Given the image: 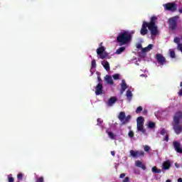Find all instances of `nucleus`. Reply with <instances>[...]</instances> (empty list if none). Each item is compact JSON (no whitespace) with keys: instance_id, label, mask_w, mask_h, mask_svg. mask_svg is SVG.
Masks as SVG:
<instances>
[{"instance_id":"nucleus-1","label":"nucleus","mask_w":182,"mask_h":182,"mask_svg":"<svg viewBox=\"0 0 182 182\" xmlns=\"http://www.w3.org/2000/svg\"><path fill=\"white\" fill-rule=\"evenodd\" d=\"M157 22V16H153L150 18V22L144 21L142 23V27L140 31L141 35L144 36V35H147L149 31L151 32V35L152 36H156L157 33H159V28L157 26H156V23ZM147 28L149 30H147Z\"/></svg>"},{"instance_id":"nucleus-2","label":"nucleus","mask_w":182,"mask_h":182,"mask_svg":"<svg viewBox=\"0 0 182 182\" xmlns=\"http://www.w3.org/2000/svg\"><path fill=\"white\" fill-rule=\"evenodd\" d=\"M133 33H134V32H129L125 30L120 32L117 37V43L119 44V46L129 45V43L132 42V39H133Z\"/></svg>"},{"instance_id":"nucleus-3","label":"nucleus","mask_w":182,"mask_h":182,"mask_svg":"<svg viewBox=\"0 0 182 182\" xmlns=\"http://www.w3.org/2000/svg\"><path fill=\"white\" fill-rule=\"evenodd\" d=\"M182 119V112H178L173 117V130L176 134H180L182 132V124H180V120Z\"/></svg>"},{"instance_id":"nucleus-4","label":"nucleus","mask_w":182,"mask_h":182,"mask_svg":"<svg viewBox=\"0 0 182 182\" xmlns=\"http://www.w3.org/2000/svg\"><path fill=\"white\" fill-rule=\"evenodd\" d=\"M177 21H178V16L169 18L167 21L168 29H171V31H176V29H177Z\"/></svg>"},{"instance_id":"nucleus-5","label":"nucleus","mask_w":182,"mask_h":182,"mask_svg":"<svg viewBox=\"0 0 182 182\" xmlns=\"http://www.w3.org/2000/svg\"><path fill=\"white\" fill-rule=\"evenodd\" d=\"M118 119L122 122V124H126V123H129V122H130L132 115H127L126 117V113L124 112H120L118 115Z\"/></svg>"},{"instance_id":"nucleus-6","label":"nucleus","mask_w":182,"mask_h":182,"mask_svg":"<svg viewBox=\"0 0 182 182\" xmlns=\"http://www.w3.org/2000/svg\"><path fill=\"white\" fill-rule=\"evenodd\" d=\"M165 11H169L170 12H176L177 11V4L174 2H169L163 4Z\"/></svg>"},{"instance_id":"nucleus-7","label":"nucleus","mask_w":182,"mask_h":182,"mask_svg":"<svg viewBox=\"0 0 182 182\" xmlns=\"http://www.w3.org/2000/svg\"><path fill=\"white\" fill-rule=\"evenodd\" d=\"M106 50V48L105 46H101L97 49V54L100 56V59H105L107 58V53L105 52Z\"/></svg>"},{"instance_id":"nucleus-8","label":"nucleus","mask_w":182,"mask_h":182,"mask_svg":"<svg viewBox=\"0 0 182 182\" xmlns=\"http://www.w3.org/2000/svg\"><path fill=\"white\" fill-rule=\"evenodd\" d=\"M130 154L132 157L136 159L137 157H143L144 156V151L131 150Z\"/></svg>"},{"instance_id":"nucleus-9","label":"nucleus","mask_w":182,"mask_h":182,"mask_svg":"<svg viewBox=\"0 0 182 182\" xmlns=\"http://www.w3.org/2000/svg\"><path fill=\"white\" fill-rule=\"evenodd\" d=\"M173 147L175 149V151L176 153H179L180 154H182V148H181V144H180V142L177 141H174L173 142Z\"/></svg>"},{"instance_id":"nucleus-10","label":"nucleus","mask_w":182,"mask_h":182,"mask_svg":"<svg viewBox=\"0 0 182 182\" xmlns=\"http://www.w3.org/2000/svg\"><path fill=\"white\" fill-rule=\"evenodd\" d=\"M156 60L159 65L163 66L164 65V63L166 62V58L163 56V55L160 53L156 54Z\"/></svg>"},{"instance_id":"nucleus-11","label":"nucleus","mask_w":182,"mask_h":182,"mask_svg":"<svg viewBox=\"0 0 182 182\" xmlns=\"http://www.w3.org/2000/svg\"><path fill=\"white\" fill-rule=\"evenodd\" d=\"M103 93V85L102 83H98L95 87V95L99 96Z\"/></svg>"},{"instance_id":"nucleus-12","label":"nucleus","mask_w":182,"mask_h":182,"mask_svg":"<svg viewBox=\"0 0 182 182\" xmlns=\"http://www.w3.org/2000/svg\"><path fill=\"white\" fill-rule=\"evenodd\" d=\"M171 167V162L170 161V160L164 161L162 164L163 170H169Z\"/></svg>"},{"instance_id":"nucleus-13","label":"nucleus","mask_w":182,"mask_h":182,"mask_svg":"<svg viewBox=\"0 0 182 182\" xmlns=\"http://www.w3.org/2000/svg\"><path fill=\"white\" fill-rule=\"evenodd\" d=\"M127 84L124 80H122L121 83V95H123V92L127 89Z\"/></svg>"},{"instance_id":"nucleus-14","label":"nucleus","mask_w":182,"mask_h":182,"mask_svg":"<svg viewBox=\"0 0 182 182\" xmlns=\"http://www.w3.org/2000/svg\"><path fill=\"white\" fill-rule=\"evenodd\" d=\"M138 132H141L143 134H146V129H144V124H137Z\"/></svg>"},{"instance_id":"nucleus-15","label":"nucleus","mask_w":182,"mask_h":182,"mask_svg":"<svg viewBox=\"0 0 182 182\" xmlns=\"http://www.w3.org/2000/svg\"><path fill=\"white\" fill-rule=\"evenodd\" d=\"M102 65L105 70H107V72H109V70H110V64L109 63V62L104 60L102 62Z\"/></svg>"},{"instance_id":"nucleus-16","label":"nucleus","mask_w":182,"mask_h":182,"mask_svg":"<svg viewBox=\"0 0 182 182\" xmlns=\"http://www.w3.org/2000/svg\"><path fill=\"white\" fill-rule=\"evenodd\" d=\"M135 166L136 167H139L140 168H142V170H146V165L143 164V162L141 161H136L135 163Z\"/></svg>"},{"instance_id":"nucleus-17","label":"nucleus","mask_w":182,"mask_h":182,"mask_svg":"<svg viewBox=\"0 0 182 182\" xmlns=\"http://www.w3.org/2000/svg\"><path fill=\"white\" fill-rule=\"evenodd\" d=\"M117 101V98H116L115 97H112L109 98L107 102L108 106H113V105H114V103H116Z\"/></svg>"},{"instance_id":"nucleus-18","label":"nucleus","mask_w":182,"mask_h":182,"mask_svg":"<svg viewBox=\"0 0 182 182\" xmlns=\"http://www.w3.org/2000/svg\"><path fill=\"white\" fill-rule=\"evenodd\" d=\"M105 81L108 85H113V78H112V76L108 75L107 77H105Z\"/></svg>"},{"instance_id":"nucleus-19","label":"nucleus","mask_w":182,"mask_h":182,"mask_svg":"<svg viewBox=\"0 0 182 182\" xmlns=\"http://www.w3.org/2000/svg\"><path fill=\"white\" fill-rule=\"evenodd\" d=\"M137 124H144V118L143 117H139L136 119Z\"/></svg>"},{"instance_id":"nucleus-20","label":"nucleus","mask_w":182,"mask_h":182,"mask_svg":"<svg viewBox=\"0 0 182 182\" xmlns=\"http://www.w3.org/2000/svg\"><path fill=\"white\" fill-rule=\"evenodd\" d=\"M106 133H107L109 139H111L112 140H115L116 139V135L114 134H113V132L106 131Z\"/></svg>"},{"instance_id":"nucleus-21","label":"nucleus","mask_w":182,"mask_h":182,"mask_svg":"<svg viewBox=\"0 0 182 182\" xmlns=\"http://www.w3.org/2000/svg\"><path fill=\"white\" fill-rule=\"evenodd\" d=\"M126 50V47H120L116 50L117 55H120L121 53H123Z\"/></svg>"},{"instance_id":"nucleus-22","label":"nucleus","mask_w":182,"mask_h":182,"mask_svg":"<svg viewBox=\"0 0 182 182\" xmlns=\"http://www.w3.org/2000/svg\"><path fill=\"white\" fill-rule=\"evenodd\" d=\"M126 96H127L128 100L130 102V100H132V97H133V93H132V91L127 90Z\"/></svg>"},{"instance_id":"nucleus-23","label":"nucleus","mask_w":182,"mask_h":182,"mask_svg":"<svg viewBox=\"0 0 182 182\" xmlns=\"http://www.w3.org/2000/svg\"><path fill=\"white\" fill-rule=\"evenodd\" d=\"M151 171H152V173H154V174H156V173H161V169L157 168V166H154V167H152Z\"/></svg>"},{"instance_id":"nucleus-24","label":"nucleus","mask_w":182,"mask_h":182,"mask_svg":"<svg viewBox=\"0 0 182 182\" xmlns=\"http://www.w3.org/2000/svg\"><path fill=\"white\" fill-rule=\"evenodd\" d=\"M149 129H154V127H156V124L153 122H149L148 124Z\"/></svg>"},{"instance_id":"nucleus-25","label":"nucleus","mask_w":182,"mask_h":182,"mask_svg":"<svg viewBox=\"0 0 182 182\" xmlns=\"http://www.w3.org/2000/svg\"><path fill=\"white\" fill-rule=\"evenodd\" d=\"M169 52H170L171 58L174 59V58H176V52L174 50H169Z\"/></svg>"},{"instance_id":"nucleus-26","label":"nucleus","mask_w":182,"mask_h":182,"mask_svg":"<svg viewBox=\"0 0 182 182\" xmlns=\"http://www.w3.org/2000/svg\"><path fill=\"white\" fill-rule=\"evenodd\" d=\"M160 134H161V136H167L168 134L167 133L166 129H162L160 132Z\"/></svg>"},{"instance_id":"nucleus-27","label":"nucleus","mask_w":182,"mask_h":182,"mask_svg":"<svg viewBox=\"0 0 182 182\" xmlns=\"http://www.w3.org/2000/svg\"><path fill=\"white\" fill-rule=\"evenodd\" d=\"M143 110V107L141 106H139L136 109V113H141V111Z\"/></svg>"},{"instance_id":"nucleus-28","label":"nucleus","mask_w":182,"mask_h":182,"mask_svg":"<svg viewBox=\"0 0 182 182\" xmlns=\"http://www.w3.org/2000/svg\"><path fill=\"white\" fill-rule=\"evenodd\" d=\"M170 140V137L168 136V134L164 135L163 138L164 141H168Z\"/></svg>"},{"instance_id":"nucleus-29","label":"nucleus","mask_w":182,"mask_h":182,"mask_svg":"<svg viewBox=\"0 0 182 182\" xmlns=\"http://www.w3.org/2000/svg\"><path fill=\"white\" fill-rule=\"evenodd\" d=\"M128 136L130 139H133V137H134V132H133V131H129Z\"/></svg>"},{"instance_id":"nucleus-30","label":"nucleus","mask_w":182,"mask_h":182,"mask_svg":"<svg viewBox=\"0 0 182 182\" xmlns=\"http://www.w3.org/2000/svg\"><path fill=\"white\" fill-rule=\"evenodd\" d=\"M91 66H92V68H96V60L93 59L92 60V63H91Z\"/></svg>"},{"instance_id":"nucleus-31","label":"nucleus","mask_w":182,"mask_h":182,"mask_svg":"<svg viewBox=\"0 0 182 182\" xmlns=\"http://www.w3.org/2000/svg\"><path fill=\"white\" fill-rule=\"evenodd\" d=\"M112 77L114 80H117L120 77V75L119 74H114L112 75Z\"/></svg>"},{"instance_id":"nucleus-32","label":"nucleus","mask_w":182,"mask_h":182,"mask_svg":"<svg viewBox=\"0 0 182 182\" xmlns=\"http://www.w3.org/2000/svg\"><path fill=\"white\" fill-rule=\"evenodd\" d=\"M173 42L178 45V43H180V39L178 37H176L173 40Z\"/></svg>"},{"instance_id":"nucleus-33","label":"nucleus","mask_w":182,"mask_h":182,"mask_svg":"<svg viewBox=\"0 0 182 182\" xmlns=\"http://www.w3.org/2000/svg\"><path fill=\"white\" fill-rule=\"evenodd\" d=\"M141 51L142 53H146V52H149V49L147 48V47L142 48Z\"/></svg>"},{"instance_id":"nucleus-34","label":"nucleus","mask_w":182,"mask_h":182,"mask_svg":"<svg viewBox=\"0 0 182 182\" xmlns=\"http://www.w3.org/2000/svg\"><path fill=\"white\" fill-rule=\"evenodd\" d=\"M144 151H150V147L148 145H146L144 148Z\"/></svg>"},{"instance_id":"nucleus-35","label":"nucleus","mask_w":182,"mask_h":182,"mask_svg":"<svg viewBox=\"0 0 182 182\" xmlns=\"http://www.w3.org/2000/svg\"><path fill=\"white\" fill-rule=\"evenodd\" d=\"M122 182H130V178L129 176L125 177Z\"/></svg>"},{"instance_id":"nucleus-36","label":"nucleus","mask_w":182,"mask_h":182,"mask_svg":"<svg viewBox=\"0 0 182 182\" xmlns=\"http://www.w3.org/2000/svg\"><path fill=\"white\" fill-rule=\"evenodd\" d=\"M97 126H99V124H102L103 123V121L100 119V118H98L97 119Z\"/></svg>"},{"instance_id":"nucleus-37","label":"nucleus","mask_w":182,"mask_h":182,"mask_svg":"<svg viewBox=\"0 0 182 182\" xmlns=\"http://www.w3.org/2000/svg\"><path fill=\"white\" fill-rule=\"evenodd\" d=\"M136 48L137 49H142V46H141V43H139L136 44Z\"/></svg>"},{"instance_id":"nucleus-38","label":"nucleus","mask_w":182,"mask_h":182,"mask_svg":"<svg viewBox=\"0 0 182 182\" xmlns=\"http://www.w3.org/2000/svg\"><path fill=\"white\" fill-rule=\"evenodd\" d=\"M146 48H148V50H151V49H153V44L148 45Z\"/></svg>"},{"instance_id":"nucleus-39","label":"nucleus","mask_w":182,"mask_h":182,"mask_svg":"<svg viewBox=\"0 0 182 182\" xmlns=\"http://www.w3.org/2000/svg\"><path fill=\"white\" fill-rule=\"evenodd\" d=\"M22 177H23V175H22V173H18L17 176L18 180H22Z\"/></svg>"},{"instance_id":"nucleus-40","label":"nucleus","mask_w":182,"mask_h":182,"mask_svg":"<svg viewBox=\"0 0 182 182\" xmlns=\"http://www.w3.org/2000/svg\"><path fill=\"white\" fill-rule=\"evenodd\" d=\"M124 177H126V173H121L119 175V178H124Z\"/></svg>"},{"instance_id":"nucleus-41","label":"nucleus","mask_w":182,"mask_h":182,"mask_svg":"<svg viewBox=\"0 0 182 182\" xmlns=\"http://www.w3.org/2000/svg\"><path fill=\"white\" fill-rule=\"evenodd\" d=\"M14 177L9 178V182H14Z\"/></svg>"},{"instance_id":"nucleus-42","label":"nucleus","mask_w":182,"mask_h":182,"mask_svg":"<svg viewBox=\"0 0 182 182\" xmlns=\"http://www.w3.org/2000/svg\"><path fill=\"white\" fill-rule=\"evenodd\" d=\"M111 154L112 156H114L116 155V152H114V151H112Z\"/></svg>"},{"instance_id":"nucleus-43","label":"nucleus","mask_w":182,"mask_h":182,"mask_svg":"<svg viewBox=\"0 0 182 182\" xmlns=\"http://www.w3.org/2000/svg\"><path fill=\"white\" fill-rule=\"evenodd\" d=\"M178 182H182V178H179L178 179Z\"/></svg>"},{"instance_id":"nucleus-44","label":"nucleus","mask_w":182,"mask_h":182,"mask_svg":"<svg viewBox=\"0 0 182 182\" xmlns=\"http://www.w3.org/2000/svg\"><path fill=\"white\" fill-rule=\"evenodd\" d=\"M144 113H145V114H147V109H144Z\"/></svg>"},{"instance_id":"nucleus-45","label":"nucleus","mask_w":182,"mask_h":182,"mask_svg":"<svg viewBox=\"0 0 182 182\" xmlns=\"http://www.w3.org/2000/svg\"><path fill=\"white\" fill-rule=\"evenodd\" d=\"M179 13L182 14V7L179 9Z\"/></svg>"},{"instance_id":"nucleus-46","label":"nucleus","mask_w":182,"mask_h":182,"mask_svg":"<svg viewBox=\"0 0 182 182\" xmlns=\"http://www.w3.org/2000/svg\"><path fill=\"white\" fill-rule=\"evenodd\" d=\"M102 45H103V43H100V48H102V46H103Z\"/></svg>"},{"instance_id":"nucleus-47","label":"nucleus","mask_w":182,"mask_h":182,"mask_svg":"<svg viewBox=\"0 0 182 182\" xmlns=\"http://www.w3.org/2000/svg\"><path fill=\"white\" fill-rule=\"evenodd\" d=\"M175 166H176L177 168H178V164H175Z\"/></svg>"},{"instance_id":"nucleus-48","label":"nucleus","mask_w":182,"mask_h":182,"mask_svg":"<svg viewBox=\"0 0 182 182\" xmlns=\"http://www.w3.org/2000/svg\"><path fill=\"white\" fill-rule=\"evenodd\" d=\"M166 182H171V181L170 179H168L166 181Z\"/></svg>"},{"instance_id":"nucleus-49","label":"nucleus","mask_w":182,"mask_h":182,"mask_svg":"<svg viewBox=\"0 0 182 182\" xmlns=\"http://www.w3.org/2000/svg\"><path fill=\"white\" fill-rule=\"evenodd\" d=\"M98 80H99V82H100V80H102V79L100 78V77H98Z\"/></svg>"}]
</instances>
